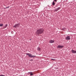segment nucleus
<instances>
[{
    "label": "nucleus",
    "instance_id": "1",
    "mask_svg": "<svg viewBox=\"0 0 76 76\" xmlns=\"http://www.w3.org/2000/svg\"><path fill=\"white\" fill-rule=\"evenodd\" d=\"M44 31V29L42 28H41L37 30L36 34L37 35H39L42 34Z\"/></svg>",
    "mask_w": 76,
    "mask_h": 76
},
{
    "label": "nucleus",
    "instance_id": "2",
    "mask_svg": "<svg viewBox=\"0 0 76 76\" xmlns=\"http://www.w3.org/2000/svg\"><path fill=\"white\" fill-rule=\"evenodd\" d=\"M26 55L28 56V57H31V58H34V57H35L36 56H32L31 54H29V53H26Z\"/></svg>",
    "mask_w": 76,
    "mask_h": 76
},
{
    "label": "nucleus",
    "instance_id": "3",
    "mask_svg": "<svg viewBox=\"0 0 76 76\" xmlns=\"http://www.w3.org/2000/svg\"><path fill=\"white\" fill-rule=\"evenodd\" d=\"M20 25V24L19 23H18L17 24H16L13 27L14 28H19V26Z\"/></svg>",
    "mask_w": 76,
    "mask_h": 76
},
{
    "label": "nucleus",
    "instance_id": "4",
    "mask_svg": "<svg viewBox=\"0 0 76 76\" xmlns=\"http://www.w3.org/2000/svg\"><path fill=\"white\" fill-rule=\"evenodd\" d=\"M64 46L63 45H58L57 47V48H62Z\"/></svg>",
    "mask_w": 76,
    "mask_h": 76
},
{
    "label": "nucleus",
    "instance_id": "5",
    "mask_svg": "<svg viewBox=\"0 0 76 76\" xmlns=\"http://www.w3.org/2000/svg\"><path fill=\"white\" fill-rule=\"evenodd\" d=\"M65 39L66 40H70V37L69 36H67L66 37Z\"/></svg>",
    "mask_w": 76,
    "mask_h": 76
},
{
    "label": "nucleus",
    "instance_id": "6",
    "mask_svg": "<svg viewBox=\"0 0 76 76\" xmlns=\"http://www.w3.org/2000/svg\"><path fill=\"white\" fill-rule=\"evenodd\" d=\"M61 9V7H58L56 9L54 10V11L55 12H57V11H58V10H59V9Z\"/></svg>",
    "mask_w": 76,
    "mask_h": 76
},
{
    "label": "nucleus",
    "instance_id": "7",
    "mask_svg": "<svg viewBox=\"0 0 76 76\" xmlns=\"http://www.w3.org/2000/svg\"><path fill=\"white\" fill-rule=\"evenodd\" d=\"M71 52L72 53H73V54L76 53V50H72Z\"/></svg>",
    "mask_w": 76,
    "mask_h": 76
},
{
    "label": "nucleus",
    "instance_id": "8",
    "mask_svg": "<svg viewBox=\"0 0 76 76\" xmlns=\"http://www.w3.org/2000/svg\"><path fill=\"white\" fill-rule=\"evenodd\" d=\"M55 42V41L54 40H50V41L49 42L51 44L52 43H54Z\"/></svg>",
    "mask_w": 76,
    "mask_h": 76
},
{
    "label": "nucleus",
    "instance_id": "9",
    "mask_svg": "<svg viewBox=\"0 0 76 76\" xmlns=\"http://www.w3.org/2000/svg\"><path fill=\"white\" fill-rule=\"evenodd\" d=\"M8 25L7 24H6L5 26H4V29H5V28H6L7 27V26Z\"/></svg>",
    "mask_w": 76,
    "mask_h": 76
},
{
    "label": "nucleus",
    "instance_id": "10",
    "mask_svg": "<svg viewBox=\"0 0 76 76\" xmlns=\"http://www.w3.org/2000/svg\"><path fill=\"white\" fill-rule=\"evenodd\" d=\"M28 73L30 74V76H32L33 75H34V74H32V72H28Z\"/></svg>",
    "mask_w": 76,
    "mask_h": 76
},
{
    "label": "nucleus",
    "instance_id": "11",
    "mask_svg": "<svg viewBox=\"0 0 76 76\" xmlns=\"http://www.w3.org/2000/svg\"><path fill=\"white\" fill-rule=\"evenodd\" d=\"M37 51H41V48L38 47L37 48Z\"/></svg>",
    "mask_w": 76,
    "mask_h": 76
},
{
    "label": "nucleus",
    "instance_id": "12",
    "mask_svg": "<svg viewBox=\"0 0 76 76\" xmlns=\"http://www.w3.org/2000/svg\"><path fill=\"white\" fill-rule=\"evenodd\" d=\"M66 28L64 27V28H62V30H66Z\"/></svg>",
    "mask_w": 76,
    "mask_h": 76
},
{
    "label": "nucleus",
    "instance_id": "13",
    "mask_svg": "<svg viewBox=\"0 0 76 76\" xmlns=\"http://www.w3.org/2000/svg\"><path fill=\"white\" fill-rule=\"evenodd\" d=\"M52 4L53 5H55V2H54V1H53V3H52Z\"/></svg>",
    "mask_w": 76,
    "mask_h": 76
},
{
    "label": "nucleus",
    "instance_id": "14",
    "mask_svg": "<svg viewBox=\"0 0 76 76\" xmlns=\"http://www.w3.org/2000/svg\"><path fill=\"white\" fill-rule=\"evenodd\" d=\"M3 26V24H0V26Z\"/></svg>",
    "mask_w": 76,
    "mask_h": 76
},
{
    "label": "nucleus",
    "instance_id": "15",
    "mask_svg": "<svg viewBox=\"0 0 76 76\" xmlns=\"http://www.w3.org/2000/svg\"><path fill=\"white\" fill-rule=\"evenodd\" d=\"M10 7V6H9L8 7H7L6 8H4V9H7V8H9V7Z\"/></svg>",
    "mask_w": 76,
    "mask_h": 76
},
{
    "label": "nucleus",
    "instance_id": "16",
    "mask_svg": "<svg viewBox=\"0 0 76 76\" xmlns=\"http://www.w3.org/2000/svg\"><path fill=\"white\" fill-rule=\"evenodd\" d=\"M51 60H56L55 59H53V58L51 59Z\"/></svg>",
    "mask_w": 76,
    "mask_h": 76
},
{
    "label": "nucleus",
    "instance_id": "17",
    "mask_svg": "<svg viewBox=\"0 0 76 76\" xmlns=\"http://www.w3.org/2000/svg\"><path fill=\"white\" fill-rule=\"evenodd\" d=\"M48 7H49V8L50 9V6L48 5Z\"/></svg>",
    "mask_w": 76,
    "mask_h": 76
},
{
    "label": "nucleus",
    "instance_id": "18",
    "mask_svg": "<svg viewBox=\"0 0 76 76\" xmlns=\"http://www.w3.org/2000/svg\"><path fill=\"white\" fill-rule=\"evenodd\" d=\"M0 76H5V75H0Z\"/></svg>",
    "mask_w": 76,
    "mask_h": 76
},
{
    "label": "nucleus",
    "instance_id": "19",
    "mask_svg": "<svg viewBox=\"0 0 76 76\" xmlns=\"http://www.w3.org/2000/svg\"><path fill=\"white\" fill-rule=\"evenodd\" d=\"M33 59H30L29 60V61H32Z\"/></svg>",
    "mask_w": 76,
    "mask_h": 76
},
{
    "label": "nucleus",
    "instance_id": "20",
    "mask_svg": "<svg viewBox=\"0 0 76 76\" xmlns=\"http://www.w3.org/2000/svg\"><path fill=\"white\" fill-rule=\"evenodd\" d=\"M57 0H54V1L55 2H57Z\"/></svg>",
    "mask_w": 76,
    "mask_h": 76
},
{
    "label": "nucleus",
    "instance_id": "21",
    "mask_svg": "<svg viewBox=\"0 0 76 76\" xmlns=\"http://www.w3.org/2000/svg\"><path fill=\"white\" fill-rule=\"evenodd\" d=\"M31 39H30V40H31Z\"/></svg>",
    "mask_w": 76,
    "mask_h": 76
},
{
    "label": "nucleus",
    "instance_id": "22",
    "mask_svg": "<svg viewBox=\"0 0 76 76\" xmlns=\"http://www.w3.org/2000/svg\"><path fill=\"white\" fill-rule=\"evenodd\" d=\"M56 69H58V68H56Z\"/></svg>",
    "mask_w": 76,
    "mask_h": 76
}]
</instances>
